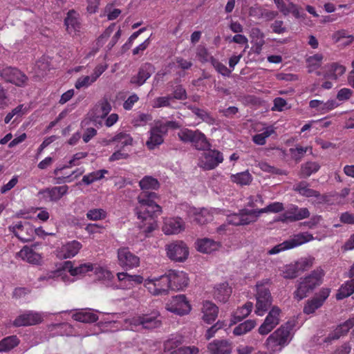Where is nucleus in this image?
I'll return each instance as SVG.
<instances>
[{
  "label": "nucleus",
  "instance_id": "obj_47",
  "mask_svg": "<svg viewBox=\"0 0 354 354\" xmlns=\"http://www.w3.org/2000/svg\"><path fill=\"white\" fill-rule=\"evenodd\" d=\"M332 37L334 43H341V44H351L354 41L353 35H348L344 30L335 32Z\"/></svg>",
  "mask_w": 354,
  "mask_h": 354
},
{
  "label": "nucleus",
  "instance_id": "obj_35",
  "mask_svg": "<svg viewBox=\"0 0 354 354\" xmlns=\"http://www.w3.org/2000/svg\"><path fill=\"white\" fill-rule=\"evenodd\" d=\"M50 69V59L48 57L43 56L35 64L32 72L37 77H41L46 74Z\"/></svg>",
  "mask_w": 354,
  "mask_h": 354
},
{
  "label": "nucleus",
  "instance_id": "obj_11",
  "mask_svg": "<svg viewBox=\"0 0 354 354\" xmlns=\"http://www.w3.org/2000/svg\"><path fill=\"white\" fill-rule=\"evenodd\" d=\"M165 308L174 314L184 315L191 311L192 307L185 295H178L167 302Z\"/></svg>",
  "mask_w": 354,
  "mask_h": 354
},
{
  "label": "nucleus",
  "instance_id": "obj_60",
  "mask_svg": "<svg viewBox=\"0 0 354 354\" xmlns=\"http://www.w3.org/2000/svg\"><path fill=\"white\" fill-rule=\"evenodd\" d=\"M151 120V116L147 113H139L132 120V124L136 127H141L145 125Z\"/></svg>",
  "mask_w": 354,
  "mask_h": 354
},
{
  "label": "nucleus",
  "instance_id": "obj_48",
  "mask_svg": "<svg viewBox=\"0 0 354 354\" xmlns=\"http://www.w3.org/2000/svg\"><path fill=\"white\" fill-rule=\"evenodd\" d=\"M284 209L283 204L280 202H274L266 207L259 209H254L257 215V218L263 213H278Z\"/></svg>",
  "mask_w": 354,
  "mask_h": 354
},
{
  "label": "nucleus",
  "instance_id": "obj_40",
  "mask_svg": "<svg viewBox=\"0 0 354 354\" xmlns=\"http://www.w3.org/2000/svg\"><path fill=\"white\" fill-rule=\"evenodd\" d=\"M252 308L253 304L252 302H248L242 307L238 308L233 314L231 324H234L236 322H241L251 313Z\"/></svg>",
  "mask_w": 354,
  "mask_h": 354
},
{
  "label": "nucleus",
  "instance_id": "obj_12",
  "mask_svg": "<svg viewBox=\"0 0 354 354\" xmlns=\"http://www.w3.org/2000/svg\"><path fill=\"white\" fill-rule=\"evenodd\" d=\"M167 257L176 262L185 261L189 256V248L183 241H176L166 246Z\"/></svg>",
  "mask_w": 354,
  "mask_h": 354
},
{
  "label": "nucleus",
  "instance_id": "obj_26",
  "mask_svg": "<svg viewBox=\"0 0 354 354\" xmlns=\"http://www.w3.org/2000/svg\"><path fill=\"white\" fill-rule=\"evenodd\" d=\"M207 349L211 354H231L232 343L226 339H217L209 343Z\"/></svg>",
  "mask_w": 354,
  "mask_h": 354
},
{
  "label": "nucleus",
  "instance_id": "obj_4",
  "mask_svg": "<svg viewBox=\"0 0 354 354\" xmlns=\"http://www.w3.org/2000/svg\"><path fill=\"white\" fill-rule=\"evenodd\" d=\"M324 275V270L318 268L308 276L300 279L297 290L294 292V297L299 301L305 298L310 291L322 283Z\"/></svg>",
  "mask_w": 354,
  "mask_h": 354
},
{
  "label": "nucleus",
  "instance_id": "obj_41",
  "mask_svg": "<svg viewBox=\"0 0 354 354\" xmlns=\"http://www.w3.org/2000/svg\"><path fill=\"white\" fill-rule=\"evenodd\" d=\"M354 292V277L351 280L346 281L339 288L336 295L338 300L343 299L349 297Z\"/></svg>",
  "mask_w": 354,
  "mask_h": 354
},
{
  "label": "nucleus",
  "instance_id": "obj_61",
  "mask_svg": "<svg viewBox=\"0 0 354 354\" xmlns=\"http://www.w3.org/2000/svg\"><path fill=\"white\" fill-rule=\"evenodd\" d=\"M315 258L313 257L301 258L296 263V266L297 267L298 270H305L312 267Z\"/></svg>",
  "mask_w": 354,
  "mask_h": 354
},
{
  "label": "nucleus",
  "instance_id": "obj_2",
  "mask_svg": "<svg viewBox=\"0 0 354 354\" xmlns=\"http://www.w3.org/2000/svg\"><path fill=\"white\" fill-rule=\"evenodd\" d=\"M105 326L109 328L111 331H115L120 328L124 330H138L140 329H153L160 326V315L158 310H153L150 313L136 315L124 319V325L118 321L106 319L104 322Z\"/></svg>",
  "mask_w": 354,
  "mask_h": 354
},
{
  "label": "nucleus",
  "instance_id": "obj_9",
  "mask_svg": "<svg viewBox=\"0 0 354 354\" xmlns=\"http://www.w3.org/2000/svg\"><path fill=\"white\" fill-rule=\"evenodd\" d=\"M167 274H163L159 277H149L143 281L144 286L153 295L158 296L167 295L170 290Z\"/></svg>",
  "mask_w": 354,
  "mask_h": 354
},
{
  "label": "nucleus",
  "instance_id": "obj_43",
  "mask_svg": "<svg viewBox=\"0 0 354 354\" xmlns=\"http://www.w3.org/2000/svg\"><path fill=\"white\" fill-rule=\"evenodd\" d=\"M20 341L16 335L6 337L0 341V353L8 352L17 346Z\"/></svg>",
  "mask_w": 354,
  "mask_h": 354
},
{
  "label": "nucleus",
  "instance_id": "obj_10",
  "mask_svg": "<svg viewBox=\"0 0 354 354\" xmlns=\"http://www.w3.org/2000/svg\"><path fill=\"white\" fill-rule=\"evenodd\" d=\"M256 300L254 313L259 316H262L268 310L272 302V299L268 288L262 284L257 283Z\"/></svg>",
  "mask_w": 354,
  "mask_h": 354
},
{
  "label": "nucleus",
  "instance_id": "obj_16",
  "mask_svg": "<svg viewBox=\"0 0 354 354\" xmlns=\"http://www.w3.org/2000/svg\"><path fill=\"white\" fill-rule=\"evenodd\" d=\"M223 161V154L218 150L209 149L202 154L199 165L206 170L213 169Z\"/></svg>",
  "mask_w": 354,
  "mask_h": 354
},
{
  "label": "nucleus",
  "instance_id": "obj_55",
  "mask_svg": "<svg viewBox=\"0 0 354 354\" xmlns=\"http://www.w3.org/2000/svg\"><path fill=\"white\" fill-rule=\"evenodd\" d=\"M308 151H310V153H312V148L309 147H301L297 145L295 148L290 149V155L292 158L297 161L300 160Z\"/></svg>",
  "mask_w": 354,
  "mask_h": 354
},
{
  "label": "nucleus",
  "instance_id": "obj_29",
  "mask_svg": "<svg viewBox=\"0 0 354 354\" xmlns=\"http://www.w3.org/2000/svg\"><path fill=\"white\" fill-rule=\"evenodd\" d=\"M153 72L154 68L151 64H145L140 67L138 73L131 77V83L141 86L150 77Z\"/></svg>",
  "mask_w": 354,
  "mask_h": 354
},
{
  "label": "nucleus",
  "instance_id": "obj_32",
  "mask_svg": "<svg viewBox=\"0 0 354 354\" xmlns=\"http://www.w3.org/2000/svg\"><path fill=\"white\" fill-rule=\"evenodd\" d=\"M218 307L211 301H205L203 302L202 313L204 322L209 324L214 322L218 315Z\"/></svg>",
  "mask_w": 354,
  "mask_h": 354
},
{
  "label": "nucleus",
  "instance_id": "obj_56",
  "mask_svg": "<svg viewBox=\"0 0 354 354\" xmlns=\"http://www.w3.org/2000/svg\"><path fill=\"white\" fill-rule=\"evenodd\" d=\"M323 303L317 298L315 296L310 300H308L304 308V312L306 314L313 313L317 309L321 307Z\"/></svg>",
  "mask_w": 354,
  "mask_h": 354
},
{
  "label": "nucleus",
  "instance_id": "obj_8",
  "mask_svg": "<svg viewBox=\"0 0 354 354\" xmlns=\"http://www.w3.org/2000/svg\"><path fill=\"white\" fill-rule=\"evenodd\" d=\"M178 136L182 142H189L198 150H205L209 146L205 134L198 130L181 129L178 133Z\"/></svg>",
  "mask_w": 354,
  "mask_h": 354
},
{
  "label": "nucleus",
  "instance_id": "obj_27",
  "mask_svg": "<svg viewBox=\"0 0 354 354\" xmlns=\"http://www.w3.org/2000/svg\"><path fill=\"white\" fill-rule=\"evenodd\" d=\"M68 189V187L67 185H62L46 189L40 191L39 194L42 196V198L46 201L56 202L67 193Z\"/></svg>",
  "mask_w": 354,
  "mask_h": 354
},
{
  "label": "nucleus",
  "instance_id": "obj_6",
  "mask_svg": "<svg viewBox=\"0 0 354 354\" xmlns=\"http://www.w3.org/2000/svg\"><path fill=\"white\" fill-rule=\"evenodd\" d=\"M64 269L68 270L70 274L73 277H75L76 279L88 271L95 270V272L98 274L99 277L104 280H111L113 278V275L109 270H107L102 267L95 266L91 263H86L80 265L77 267H73V263L70 261L64 262Z\"/></svg>",
  "mask_w": 354,
  "mask_h": 354
},
{
  "label": "nucleus",
  "instance_id": "obj_20",
  "mask_svg": "<svg viewBox=\"0 0 354 354\" xmlns=\"http://www.w3.org/2000/svg\"><path fill=\"white\" fill-rule=\"evenodd\" d=\"M43 319V313L28 310L18 315L13 321V325L17 327L32 326L41 323Z\"/></svg>",
  "mask_w": 354,
  "mask_h": 354
},
{
  "label": "nucleus",
  "instance_id": "obj_58",
  "mask_svg": "<svg viewBox=\"0 0 354 354\" xmlns=\"http://www.w3.org/2000/svg\"><path fill=\"white\" fill-rule=\"evenodd\" d=\"M86 156H87V153H86V152H78V153L74 154L72 159L70 160V161L68 162V165L64 166L61 169H55L54 174L55 175H57L58 171L62 169L70 168L73 166L77 165L79 164L78 161L81 159L84 158Z\"/></svg>",
  "mask_w": 354,
  "mask_h": 354
},
{
  "label": "nucleus",
  "instance_id": "obj_13",
  "mask_svg": "<svg viewBox=\"0 0 354 354\" xmlns=\"http://www.w3.org/2000/svg\"><path fill=\"white\" fill-rule=\"evenodd\" d=\"M10 232L23 242L30 241L35 237V228L28 222L18 221L9 226Z\"/></svg>",
  "mask_w": 354,
  "mask_h": 354
},
{
  "label": "nucleus",
  "instance_id": "obj_19",
  "mask_svg": "<svg viewBox=\"0 0 354 354\" xmlns=\"http://www.w3.org/2000/svg\"><path fill=\"white\" fill-rule=\"evenodd\" d=\"M118 260L119 265L126 270L137 268L140 265V258L127 248H121L118 250Z\"/></svg>",
  "mask_w": 354,
  "mask_h": 354
},
{
  "label": "nucleus",
  "instance_id": "obj_25",
  "mask_svg": "<svg viewBox=\"0 0 354 354\" xmlns=\"http://www.w3.org/2000/svg\"><path fill=\"white\" fill-rule=\"evenodd\" d=\"M117 277L119 281V287L127 290L131 289L137 284L142 283L144 281L141 275H131L126 272H118Z\"/></svg>",
  "mask_w": 354,
  "mask_h": 354
},
{
  "label": "nucleus",
  "instance_id": "obj_7",
  "mask_svg": "<svg viewBox=\"0 0 354 354\" xmlns=\"http://www.w3.org/2000/svg\"><path fill=\"white\" fill-rule=\"evenodd\" d=\"M178 127V124L174 121H157L150 131V136L146 145L149 149H154L163 142V136L167 133L169 128L176 129Z\"/></svg>",
  "mask_w": 354,
  "mask_h": 354
},
{
  "label": "nucleus",
  "instance_id": "obj_49",
  "mask_svg": "<svg viewBox=\"0 0 354 354\" xmlns=\"http://www.w3.org/2000/svg\"><path fill=\"white\" fill-rule=\"evenodd\" d=\"M109 171L106 169H100L91 172L82 178V182L86 185H90L95 181L100 180L107 174Z\"/></svg>",
  "mask_w": 354,
  "mask_h": 354
},
{
  "label": "nucleus",
  "instance_id": "obj_42",
  "mask_svg": "<svg viewBox=\"0 0 354 354\" xmlns=\"http://www.w3.org/2000/svg\"><path fill=\"white\" fill-rule=\"evenodd\" d=\"M55 274L54 270L48 271L45 274L41 275L37 278V279L33 283V286L36 288H41L46 287L48 285H52L55 281Z\"/></svg>",
  "mask_w": 354,
  "mask_h": 354
},
{
  "label": "nucleus",
  "instance_id": "obj_24",
  "mask_svg": "<svg viewBox=\"0 0 354 354\" xmlns=\"http://www.w3.org/2000/svg\"><path fill=\"white\" fill-rule=\"evenodd\" d=\"M162 229L166 235L178 234L185 230V223L180 217L167 218Z\"/></svg>",
  "mask_w": 354,
  "mask_h": 354
},
{
  "label": "nucleus",
  "instance_id": "obj_23",
  "mask_svg": "<svg viewBox=\"0 0 354 354\" xmlns=\"http://www.w3.org/2000/svg\"><path fill=\"white\" fill-rule=\"evenodd\" d=\"M82 248L80 242L75 240L70 241L57 249L56 256L59 259H71L76 256Z\"/></svg>",
  "mask_w": 354,
  "mask_h": 354
},
{
  "label": "nucleus",
  "instance_id": "obj_1",
  "mask_svg": "<svg viewBox=\"0 0 354 354\" xmlns=\"http://www.w3.org/2000/svg\"><path fill=\"white\" fill-rule=\"evenodd\" d=\"M142 190L157 189L159 183L151 176H145L139 183ZM157 195L154 192L143 191L138 197V205L136 214L139 220L138 228L144 233V236L153 232L157 227L156 218L160 214L161 207L154 200Z\"/></svg>",
  "mask_w": 354,
  "mask_h": 354
},
{
  "label": "nucleus",
  "instance_id": "obj_64",
  "mask_svg": "<svg viewBox=\"0 0 354 354\" xmlns=\"http://www.w3.org/2000/svg\"><path fill=\"white\" fill-rule=\"evenodd\" d=\"M93 82H95L92 80L91 75L82 76L77 80L75 86L76 88L80 89L89 86Z\"/></svg>",
  "mask_w": 354,
  "mask_h": 354
},
{
  "label": "nucleus",
  "instance_id": "obj_39",
  "mask_svg": "<svg viewBox=\"0 0 354 354\" xmlns=\"http://www.w3.org/2000/svg\"><path fill=\"white\" fill-rule=\"evenodd\" d=\"M293 189L297 192L300 195L308 198H317L319 196V193L316 190L310 189L309 185L305 181H301L294 185Z\"/></svg>",
  "mask_w": 354,
  "mask_h": 354
},
{
  "label": "nucleus",
  "instance_id": "obj_59",
  "mask_svg": "<svg viewBox=\"0 0 354 354\" xmlns=\"http://www.w3.org/2000/svg\"><path fill=\"white\" fill-rule=\"evenodd\" d=\"M192 111L195 115L201 118L204 122L209 124H214V118L206 111L194 107L192 109Z\"/></svg>",
  "mask_w": 354,
  "mask_h": 354
},
{
  "label": "nucleus",
  "instance_id": "obj_52",
  "mask_svg": "<svg viewBox=\"0 0 354 354\" xmlns=\"http://www.w3.org/2000/svg\"><path fill=\"white\" fill-rule=\"evenodd\" d=\"M256 322L254 320L248 319L234 328L233 333L235 335H242L253 329L256 326Z\"/></svg>",
  "mask_w": 354,
  "mask_h": 354
},
{
  "label": "nucleus",
  "instance_id": "obj_46",
  "mask_svg": "<svg viewBox=\"0 0 354 354\" xmlns=\"http://www.w3.org/2000/svg\"><path fill=\"white\" fill-rule=\"evenodd\" d=\"M320 168V165L317 162H307L301 167L300 176L301 178L309 177L313 174L316 173Z\"/></svg>",
  "mask_w": 354,
  "mask_h": 354
},
{
  "label": "nucleus",
  "instance_id": "obj_21",
  "mask_svg": "<svg viewBox=\"0 0 354 354\" xmlns=\"http://www.w3.org/2000/svg\"><path fill=\"white\" fill-rule=\"evenodd\" d=\"M257 215L254 209H242L237 214H233L228 216L227 221L228 223L234 225H248L251 223L255 222Z\"/></svg>",
  "mask_w": 354,
  "mask_h": 354
},
{
  "label": "nucleus",
  "instance_id": "obj_54",
  "mask_svg": "<svg viewBox=\"0 0 354 354\" xmlns=\"http://www.w3.org/2000/svg\"><path fill=\"white\" fill-rule=\"evenodd\" d=\"M106 212L102 208H93L86 212V218L90 221H100L106 217Z\"/></svg>",
  "mask_w": 354,
  "mask_h": 354
},
{
  "label": "nucleus",
  "instance_id": "obj_45",
  "mask_svg": "<svg viewBox=\"0 0 354 354\" xmlns=\"http://www.w3.org/2000/svg\"><path fill=\"white\" fill-rule=\"evenodd\" d=\"M182 344V337L178 335L174 336L167 339L164 344V351L168 354H173Z\"/></svg>",
  "mask_w": 354,
  "mask_h": 354
},
{
  "label": "nucleus",
  "instance_id": "obj_33",
  "mask_svg": "<svg viewBox=\"0 0 354 354\" xmlns=\"http://www.w3.org/2000/svg\"><path fill=\"white\" fill-rule=\"evenodd\" d=\"M257 131L259 133L252 137V140L258 145H263L266 139L274 133V129L272 126L262 124V128L257 129Z\"/></svg>",
  "mask_w": 354,
  "mask_h": 354
},
{
  "label": "nucleus",
  "instance_id": "obj_18",
  "mask_svg": "<svg viewBox=\"0 0 354 354\" xmlns=\"http://www.w3.org/2000/svg\"><path fill=\"white\" fill-rule=\"evenodd\" d=\"M170 290H183L189 284V278L186 272L179 270H169L167 273Z\"/></svg>",
  "mask_w": 354,
  "mask_h": 354
},
{
  "label": "nucleus",
  "instance_id": "obj_28",
  "mask_svg": "<svg viewBox=\"0 0 354 354\" xmlns=\"http://www.w3.org/2000/svg\"><path fill=\"white\" fill-rule=\"evenodd\" d=\"M339 106V102L335 99H330L326 102L319 100H312L309 102V106L311 109H315L319 114H325Z\"/></svg>",
  "mask_w": 354,
  "mask_h": 354
},
{
  "label": "nucleus",
  "instance_id": "obj_37",
  "mask_svg": "<svg viewBox=\"0 0 354 354\" xmlns=\"http://www.w3.org/2000/svg\"><path fill=\"white\" fill-rule=\"evenodd\" d=\"M324 56L322 54L317 53L310 55L306 58V67L310 73L319 71L318 69L321 67Z\"/></svg>",
  "mask_w": 354,
  "mask_h": 354
},
{
  "label": "nucleus",
  "instance_id": "obj_14",
  "mask_svg": "<svg viewBox=\"0 0 354 354\" xmlns=\"http://www.w3.org/2000/svg\"><path fill=\"white\" fill-rule=\"evenodd\" d=\"M1 77L7 82L17 86H24L28 81L27 76L17 68L6 66L0 71Z\"/></svg>",
  "mask_w": 354,
  "mask_h": 354
},
{
  "label": "nucleus",
  "instance_id": "obj_53",
  "mask_svg": "<svg viewBox=\"0 0 354 354\" xmlns=\"http://www.w3.org/2000/svg\"><path fill=\"white\" fill-rule=\"evenodd\" d=\"M349 329L347 324L338 326L333 331L330 333L325 339L326 342H330L333 340L339 339L341 336L346 334Z\"/></svg>",
  "mask_w": 354,
  "mask_h": 354
},
{
  "label": "nucleus",
  "instance_id": "obj_22",
  "mask_svg": "<svg viewBox=\"0 0 354 354\" xmlns=\"http://www.w3.org/2000/svg\"><path fill=\"white\" fill-rule=\"evenodd\" d=\"M281 310L277 306H273L266 316L263 323L259 328V333L265 335L268 334L279 323Z\"/></svg>",
  "mask_w": 354,
  "mask_h": 354
},
{
  "label": "nucleus",
  "instance_id": "obj_17",
  "mask_svg": "<svg viewBox=\"0 0 354 354\" xmlns=\"http://www.w3.org/2000/svg\"><path fill=\"white\" fill-rule=\"evenodd\" d=\"M346 73V67L338 62H331L324 65L322 71H317L316 75L323 76L325 79L337 81Z\"/></svg>",
  "mask_w": 354,
  "mask_h": 354
},
{
  "label": "nucleus",
  "instance_id": "obj_15",
  "mask_svg": "<svg viewBox=\"0 0 354 354\" xmlns=\"http://www.w3.org/2000/svg\"><path fill=\"white\" fill-rule=\"evenodd\" d=\"M310 212L306 207H299L296 205H290L279 216V221L282 222H294L310 216Z\"/></svg>",
  "mask_w": 354,
  "mask_h": 354
},
{
  "label": "nucleus",
  "instance_id": "obj_31",
  "mask_svg": "<svg viewBox=\"0 0 354 354\" xmlns=\"http://www.w3.org/2000/svg\"><path fill=\"white\" fill-rule=\"evenodd\" d=\"M196 247L197 250L201 252L211 253L217 250L221 247V244L211 239L204 238L197 240Z\"/></svg>",
  "mask_w": 354,
  "mask_h": 354
},
{
  "label": "nucleus",
  "instance_id": "obj_36",
  "mask_svg": "<svg viewBox=\"0 0 354 354\" xmlns=\"http://www.w3.org/2000/svg\"><path fill=\"white\" fill-rule=\"evenodd\" d=\"M231 293L232 290L229 287L228 283H222L214 288V297L218 301L225 302L227 301Z\"/></svg>",
  "mask_w": 354,
  "mask_h": 354
},
{
  "label": "nucleus",
  "instance_id": "obj_51",
  "mask_svg": "<svg viewBox=\"0 0 354 354\" xmlns=\"http://www.w3.org/2000/svg\"><path fill=\"white\" fill-rule=\"evenodd\" d=\"M230 178L233 183L240 185H249L252 180L251 174L247 171L232 174Z\"/></svg>",
  "mask_w": 354,
  "mask_h": 354
},
{
  "label": "nucleus",
  "instance_id": "obj_63",
  "mask_svg": "<svg viewBox=\"0 0 354 354\" xmlns=\"http://www.w3.org/2000/svg\"><path fill=\"white\" fill-rule=\"evenodd\" d=\"M298 269L295 265H288L284 267L283 277L286 279H294L297 276Z\"/></svg>",
  "mask_w": 354,
  "mask_h": 354
},
{
  "label": "nucleus",
  "instance_id": "obj_38",
  "mask_svg": "<svg viewBox=\"0 0 354 354\" xmlns=\"http://www.w3.org/2000/svg\"><path fill=\"white\" fill-rule=\"evenodd\" d=\"M111 110V106L106 100H102L97 102L94 108V117L105 118Z\"/></svg>",
  "mask_w": 354,
  "mask_h": 354
},
{
  "label": "nucleus",
  "instance_id": "obj_34",
  "mask_svg": "<svg viewBox=\"0 0 354 354\" xmlns=\"http://www.w3.org/2000/svg\"><path fill=\"white\" fill-rule=\"evenodd\" d=\"M76 12L74 10L68 11L67 17L64 19V25L67 32L70 35L75 34L80 30V23L75 17Z\"/></svg>",
  "mask_w": 354,
  "mask_h": 354
},
{
  "label": "nucleus",
  "instance_id": "obj_30",
  "mask_svg": "<svg viewBox=\"0 0 354 354\" xmlns=\"http://www.w3.org/2000/svg\"><path fill=\"white\" fill-rule=\"evenodd\" d=\"M17 256L29 263L39 265L42 261L41 254L36 252L32 248L24 246L18 253Z\"/></svg>",
  "mask_w": 354,
  "mask_h": 354
},
{
  "label": "nucleus",
  "instance_id": "obj_57",
  "mask_svg": "<svg viewBox=\"0 0 354 354\" xmlns=\"http://www.w3.org/2000/svg\"><path fill=\"white\" fill-rule=\"evenodd\" d=\"M112 141L120 144L122 147H124L131 145L133 139L129 134L120 133L113 138Z\"/></svg>",
  "mask_w": 354,
  "mask_h": 354
},
{
  "label": "nucleus",
  "instance_id": "obj_44",
  "mask_svg": "<svg viewBox=\"0 0 354 354\" xmlns=\"http://www.w3.org/2000/svg\"><path fill=\"white\" fill-rule=\"evenodd\" d=\"M75 320L83 323H91L97 320L98 317L96 313L91 310H82L73 315Z\"/></svg>",
  "mask_w": 354,
  "mask_h": 354
},
{
  "label": "nucleus",
  "instance_id": "obj_5",
  "mask_svg": "<svg viewBox=\"0 0 354 354\" xmlns=\"http://www.w3.org/2000/svg\"><path fill=\"white\" fill-rule=\"evenodd\" d=\"M315 239L321 241L322 238L314 237L308 232H299L294 234L290 239L268 250L267 254L270 255L277 254L281 252L297 248Z\"/></svg>",
  "mask_w": 354,
  "mask_h": 354
},
{
  "label": "nucleus",
  "instance_id": "obj_62",
  "mask_svg": "<svg viewBox=\"0 0 354 354\" xmlns=\"http://www.w3.org/2000/svg\"><path fill=\"white\" fill-rule=\"evenodd\" d=\"M171 100L172 96L171 95L157 97L153 100L152 106L153 108L169 106L170 105V101Z\"/></svg>",
  "mask_w": 354,
  "mask_h": 354
},
{
  "label": "nucleus",
  "instance_id": "obj_50",
  "mask_svg": "<svg viewBox=\"0 0 354 354\" xmlns=\"http://www.w3.org/2000/svg\"><path fill=\"white\" fill-rule=\"evenodd\" d=\"M54 273H56L55 274V281L61 280L66 284L73 283L77 279L75 277L71 276L68 270H65L64 263L62 268L54 270Z\"/></svg>",
  "mask_w": 354,
  "mask_h": 354
},
{
  "label": "nucleus",
  "instance_id": "obj_3",
  "mask_svg": "<svg viewBox=\"0 0 354 354\" xmlns=\"http://www.w3.org/2000/svg\"><path fill=\"white\" fill-rule=\"evenodd\" d=\"M295 321H288L267 338L265 347L270 354L281 352L289 344L293 337Z\"/></svg>",
  "mask_w": 354,
  "mask_h": 354
}]
</instances>
